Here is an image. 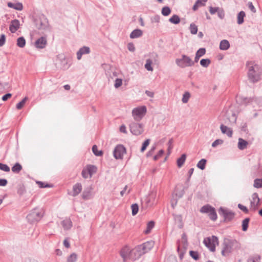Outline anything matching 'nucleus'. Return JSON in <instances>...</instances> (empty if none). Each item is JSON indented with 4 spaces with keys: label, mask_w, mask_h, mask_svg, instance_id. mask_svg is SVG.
<instances>
[{
    "label": "nucleus",
    "mask_w": 262,
    "mask_h": 262,
    "mask_svg": "<svg viewBox=\"0 0 262 262\" xmlns=\"http://www.w3.org/2000/svg\"><path fill=\"white\" fill-rule=\"evenodd\" d=\"M246 66L248 68L247 77L249 81L252 83L259 81L262 74V70L259 66L252 61H247Z\"/></svg>",
    "instance_id": "1"
},
{
    "label": "nucleus",
    "mask_w": 262,
    "mask_h": 262,
    "mask_svg": "<svg viewBox=\"0 0 262 262\" xmlns=\"http://www.w3.org/2000/svg\"><path fill=\"white\" fill-rule=\"evenodd\" d=\"M239 248V243L235 239L226 238L223 243L222 255L228 256L235 249Z\"/></svg>",
    "instance_id": "2"
},
{
    "label": "nucleus",
    "mask_w": 262,
    "mask_h": 262,
    "mask_svg": "<svg viewBox=\"0 0 262 262\" xmlns=\"http://www.w3.org/2000/svg\"><path fill=\"white\" fill-rule=\"evenodd\" d=\"M43 215V212L41 209L34 208L27 216L29 222L33 224L39 221Z\"/></svg>",
    "instance_id": "3"
},
{
    "label": "nucleus",
    "mask_w": 262,
    "mask_h": 262,
    "mask_svg": "<svg viewBox=\"0 0 262 262\" xmlns=\"http://www.w3.org/2000/svg\"><path fill=\"white\" fill-rule=\"evenodd\" d=\"M176 63L178 67L181 68L194 66V62H193V60L190 58V57L185 54H182L181 55V58H177L176 59Z\"/></svg>",
    "instance_id": "4"
},
{
    "label": "nucleus",
    "mask_w": 262,
    "mask_h": 262,
    "mask_svg": "<svg viewBox=\"0 0 262 262\" xmlns=\"http://www.w3.org/2000/svg\"><path fill=\"white\" fill-rule=\"evenodd\" d=\"M203 243L210 251L214 252L215 251V246L219 244V239L217 236L212 235L206 237L204 239Z\"/></svg>",
    "instance_id": "5"
},
{
    "label": "nucleus",
    "mask_w": 262,
    "mask_h": 262,
    "mask_svg": "<svg viewBox=\"0 0 262 262\" xmlns=\"http://www.w3.org/2000/svg\"><path fill=\"white\" fill-rule=\"evenodd\" d=\"M200 212L204 213H208L209 219L215 221L217 218L215 209L210 205H205L201 207Z\"/></svg>",
    "instance_id": "6"
},
{
    "label": "nucleus",
    "mask_w": 262,
    "mask_h": 262,
    "mask_svg": "<svg viewBox=\"0 0 262 262\" xmlns=\"http://www.w3.org/2000/svg\"><path fill=\"white\" fill-rule=\"evenodd\" d=\"M146 112L147 108L145 106H139L132 110V115L136 121H139L143 118Z\"/></svg>",
    "instance_id": "7"
},
{
    "label": "nucleus",
    "mask_w": 262,
    "mask_h": 262,
    "mask_svg": "<svg viewBox=\"0 0 262 262\" xmlns=\"http://www.w3.org/2000/svg\"><path fill=\"white\" fill-rule=\"evenodd\" d=\"M218 211L219 214L224 217L225 222L231 221L235 216L234 212L223 207H221Z\"/></svg>",
    "instance_id": "8"
},
{
    "label": "nucleus",
    "mask_w": 262,
    "mask_h": 262,
    "mask_svg": "<svg viewBox=\"0 0 262 262\" xmlns=\"http://www.w3.org/2000/svg\"><path fill=\"white\" fill-rule=\"evenodd\" d=\"M130 132L134 135L139 136L144 131L143 126L141 123L133 122L129 125Z\"/></svg>",
    "instance_id": "9"
},
{
    "label": "nucleus",
    "mask_w": 262,
    "mask_h": 262,
    "mask_svg": "<svg viewBox=\"0 0 262 262\" xmlns=\"http://www.w3.org/2000/svg\"><path fill=\"white\" fill-rule=\"evenodd\" d=\"M125 153H126V148L121 144L117 145L113 151V155L116 159H122Z\"/></svg>",
    "instance_id": "10"
},
{
    "label": "nucleus",
    "mask_w": 262,
    "mask_h": 262,
    "mask_svg": "<svg viewBox=\"0 0 262 262\" xmlns=\"http://www.w3.org/2000/svg\"><path fill=\"white\" fill-rule=\"evenodd\" d=\"M131 249L127 246H124L120 251V255L123 259V262H127L130 259Z\"/></svg>",
    "instance_id": "11"
},
{
    "label": "nucleus",
    "mask_w": 262,
    "mask_h": 262,
    "mask_svg": "<svg viewBox=\"0 0 262 262\" xmlns=\"http://www.w3.org/2000/svg\"><path fill=\"white\" fill-rule=\"evenodd\" d=\"M143 254V252L142 251L138 245L135 248L131 249L130 259L136 260L139 259Z\"/></svg>",
    "instance_id": "12"
},
{
    "label": "nucleus",
    "mask_w": 262,
    "mask_h": 262,
    "mask_svg": "<svg viewBox=\"0 0 262 262\" xmlns=\"http://www.w3.org/2000/svg\"><path fill=\"white\" fill-rule=\"evenodd\" d=\"M154 242L152 241H147L139 245L142 251L143 252V254L149 251L154 247Z\"/></svg>",
    "instance_id": "13"
},
{
    "label": "nucleus",
    "mask_w": 262,
    "mask_h": 262,
    "mask_svg": "<svg viewBox=\"0 0 262 262\" xmlns=\"http://www.w3.org/2000/svg\"><path fill=\"white\" fill-rule=\"evenodd\" d=\"M90 48L87 46H83L80 48L76 53L77 58L78 60H80L82 56L85 54H89L90 53Z\"/></svg>",
    "instance_id": "14"
},
{
    "label": "nucleus",
    "mask_w": 262,
    "mask_h": 262,
    "mask_svg": "<svg viewBox=\"0 0 262 262\" xmlns=\"http://www.w3.org/2000/svg\"><path fill=\"white\" fill-rule=\"evenodd\" d=\"M92 190V187L91 186H89L85 188L82 192V198L84 200H88L92 199L93 197Z\"/></svg>",
    "instance_id": "15"
},
{
    "label": "nucleus",
    "mask_w": 262,
    "mask_h": 262,
    "mask_svg": "<svg viewBox=\"0 0 262 262\" xmlns=\"http://www.w3.org/2000/svg\"><path fill=\"white\" fill-rule=\"evenodd\" d=\"M47 45V39L45 37H41L37 39L35 42V46L36 48L43 49Z\"/></svg>",
    "instance_id": "16"
},
{
    "label": "nucleus",
    "mask_w": 262,
    "mask_h": 262,
    "mask_svg": "<svg viewBox=\"0 0 262 262\" xmlns=\"http://www.w3.org/2000/svg\"><path fill=\"white\" fill-rule=\"evenodd\" d=\"M82 189V185L80 183H77L73 186L72 195L74 197L78 195L81 192Z\"/></svg>",
    "instance_id": "17"
},
{
    "label": "nucleus",
    "mask_w": 262,
    "mask_h": 262,
    "mask_svg": "<svg viewBox=\"0 0 262 262\" xmlns=\"http://www.w3.org/2000/svg\"><path fill=\"white\" fill-rule=\"evenodd\" d=\"M19 21L17 19L12 20L9 26V30L11 33H15L19 28Z\"/></svg>",
    "instance_id": "18"
},
{
    "label": "nucleus",
    "mask_w": 262,
    "mask_h": 262,
    "mask_svg": "<svg viewBox=\"0 0 262 262\" xmlns=\"http://www.w3.org/2000/svg\"><path fill=\"white\" fill-rule=\"evenodd\" d=\"M173 216V219L174 220V222L176 224L178 225V227L179 229L183 228L184 226V224L183 222V218L182 216L180 214H172Z\"/></svg>",
    "instance_id": "19"
},
{
    "label": "nucleus",
    "mask_w": 262,
    "mask_h": 262,
    "mask_svg": "<svg viewBox=\"0 0 262 262\" xmlns=\"http://www.w3.org/2000/svg\"><path fill=\"white\" fill-rule=\"evenodd\" d=\"M220 129L222 133L224 134H226L229 137H231L232 136V130L230 128H229L226 125L221 124Z\"/></svg>",
    "instance_id": "20"
},
{
    "label": "nucleus",
    "mask_w": 262,
    "mask_h": 262,
    "mask_svg": "<svg viewBox=\"0 0 262 262\" xmlns=\"http://www.w3.org/2000/svg\"><path fill=\"white\" fill-rule=\"evenodd\" d=\"M61 224L64 230H69L71 228L72 226V222L69 219H66L63 220Z\"/></svg>",
    "instance_id": "21"
},
{
    "label": "nucleus",
    "mask_w": 262,
    "mask_h": 262,
    "mask_svg": "<svg viewBox=\"0 0 262 262\" xmlns=\"http://www.w3.org/2000/svg\"><path fill=\"white\" fill-rule=\"evenodd\" d=\"M143 34V32L141 30L136 29L134 30L130 34L129 37L130 38H137L141 36Z\"/></svg>",
    "instance_id": "22"
},
{
    "label": "nucleus",
    "mask_w": 262,
    "mask_h": 262,
    "mask_svg": "<svg viewBox=\"0 0 262 262\" xmlns=\"http://www.w3.org/2000/svg\"><path fill=\"white\" fill-rule=\"evenodd\" d=\"M86 168L88 171V173H89V177L91 178L93 174L95 173L97 171V168L96 166L93 165H87L86 166Z\"/></svg>",
    "instance_id": "23"
},
{
    "label": "nucleus",
    "mask_w": 262,
    "mask_h": 262,
    "mask_svg": "<svg viewBox=\"0 0 262 262\" xmlns=\"http://www.w3.org/2000/svg\"><path fill=\"white\" fill-rule=\"evenodd\" d=\"M230 48V43L228 40L224 39L221 41L220 49L221 50H227Z\"/></svg>",
    "instance_id": "24"
},
{
    "label": "nucleus",
    "mask_w": 262,
    "mask_h": 262,
    "mask_svg": "<svg viewBox=\"0 0 262 262\" xmlns=\"http://www.w3.org/2000/svg\"><path fill=\"white\" fill-rule=\"evenodd\" d=\"M8 6L9 8H13L17 10H22L23 9V4L20 3H17L16 4H13L12 3L9 2L8 3Z\"/></svg>",
    "instance_id": "25"
},
{
    "label": "nucleus",
    "mask_w": 262,
    "mask_h": 262,
    "mask_svg": "<svg viewBox=\"0 0 262 262\" xmlns=\"http://www.w3.org/2000/svg\"><path fill=\"white\" fill-rule=\"evenodd\" d=\"M207 1V0H197L192 7V10L196 11L199 7L205 6Z\"/></svg>",
    "instance_id": "26"
},
{
    "label": "nucleus",
    "mask_w": 262,
    "mask_h": 262,
    "mask_svg": "<svg viewBox=\"0 0 262 262\" xmlns=\"http://www.w3.org/2000/svg\"><path fill=\"white\" fill-rule=\"evenodd\" d=\"M248 145V142L242 138H239L238 148L241 150L245 149Z\"/></svg>",
    "instance_id": "27"
},
{
    "label": "nucleus",
    "mask_w": 262,
    "mask_h": 262,
    "mask_svg": "<svg viewBox=\"0 0 262 262\" xmlns=\"http://www.w3.org/2000/svg\"><path fill=\"white\" fill-rule=\"evenodd\" d=\"M186 159V155L182 154L181 157L177 159V164L178 167H181L185 162Z\"/></svg>",
    "instance_id": "28"
},
{
    "label": "nucleus",
    "mask_w": 262,
    "mask_h": 262,
    "mask_svg": "<svg viewBox=\"0 0 262 262\" xmlns=\"http://www.w3.org/2000/svg\"><path fill=\"white\" fill-rule=\"evenodd\" d=\"M155 224V223L153 221H150L149 222H148L146 226V229L143 231V232L145 234L149 233L151 232V230L154 227Z\"/></svg>",
    "instance_id": "29"
},
{
    "label": "nucleus",
    "mask_w": 262,
    "mask_h": 262,
    "mask_svg": "<svg viewBox=\"0 0 262 262\" xmlns=\"http://www.w3.org/2000/svg\"><path fill=\"white\" fill-rule=\"evenodd\" d=\"M45 21L47 23V24H46L45 22H43L41 20H39V21H37L36 23V27L38 29L45 30L47 27L48 22L47 18H45Z\"/></svg>",
    "instance_id": "30"
},
{
    "label": "nucleus",
    "mask_w": 262,
    "mask_h": 262,
    "mask_svg": "<svg viewBox=\"0 0 262 262\" xmlns=\"http://www.w3.org/2000/svg\"><path fill=\"white\" fill-rule=\"evenodd\" d=\"M181 21L180 17L177 15L174 14L169 19V21L171 23V24L177 25L180 23Z\"/></svg>",
    "instance_id": "31"
},
{
    "label": "nucleus",
    "mask_w": 262,
    "mask_h": 262,
    "mask_svg": "<svg viewBox=\"0 0 262 262\" xmlns=\"http://www.w3.org/2000/svg\"><path fill=\"white\" fill-rule=\"evenodd\" d=\"M22 168L23 167L21 164L17 162L13 166L11 169L14 173H18L21 171Z\"/></svg>",
    "instance_id": "32"
},
{
    "label": "nucleus",
    "mask_w": 262,
    "mask_h": 262,
    "mask_svg": "<svg viewBox=\"0 0 262 262\" xmlns=\"http://www.w3.org/2000/svg\"><path fill=\"white\" fill-rule=\"evenodd\" d=\"M245 16V13L243 11H241L237 14V24L239 25L242 24L244 21V17Z\"/></svg>",
    "instance_id": "33"
},
{
    "label": "nucleus",
    "mask_w": 262,
    "mask_h": 262,
    "mask_svg": "<svg viewBox=\"0 0 262 262\" xmlns=\"http://www.w3.org/2000/svg\"><path fill=\"white\" fill-rule=\"evenodd\" d=\"M26 40L23 36L19 37L17 39V46L19 48H24L26 45Z\"/></svg>",
    "instance_id": "34"
},
{
    "label": "nucleus",
    "mask_w": 262,
    "mask_h": 262,
    "mask_svg": "<svg viewBox=\"0 0 262 262\" xmlns=\"http://www.w3.org/2000/svg\"><path fill=\"white\" fill-rule=\"evenodd\" d=\"M207 160L205 159H201L198 163L196 166L201 170H204L205 168Z\"/></svg>",
    "instance_id": "35"
},
{
    "label": "nucleus",
    "mask_w": 262,
    "mask_h": 262,
    "mask_svg": "<svg viewBox=\"0 0 262 262\" xmlns=\"http://www.w3.org/2000/svg\"><path fill=\"white\" fill-rule=\"evenodd\" d=\"M250 219L247 217L242 222V230L244 231H246L248 229Z\"/></svg>",
    "instance_id": "36"
},
{
    "label": "nucleus",
    "mask_w": 262,
    "mask_h": 262,
    "mask_svg": "<svg viewBox=\"0 0 262 262\" xmlns=\"http://www.w3.org/2000/svg\"><path fill=\"white\" fill-rule=\"evenodd\" d=\"M17 193L19 195L24 194L26 192V189L23 184H19L17 186Z\"/></svg>",
    "instance_id": "37"
},
{
    "label": "nucleus",
    "mask_w": 262,
    "mask_h": 262,
    "mask_svg": "<svg viewBox=\"0 0 262 262\" xmlns=\"http://www.w3.org/2000/svg\"><path fill=\"white\" fill-rule=\"evenodd\" d=\"M171 11L170 8L168 6H165L162 9L161 13L164 16L169 15Z\"/></svg>",
    "instance_id": "38"
},
{
    "label": "nucleus",
    "mask_w": 262,
    "mask_h": 262,
    "mask_svg": "<svg viewBox=\"0 0 262 262\" xmlns=\"http://www.w3.org/2000/svg\"><path fill=\"white\" fill-rule=\"evenodd\" d=\"M152 63V60L150 59H147L146 60V63L145 64V68L148 71H152L153 68L151 66Z\"/></svg>",
    "instance_id": "39"
},
{
    "label": "nucleus",
    "mask_w": 262,
    "mask_h": 262,
    "mask_svg": "<svg viewBox=\"0 0 262 262\" xmlns=\"http://www.w3.org/2000/svg\"><path fill=\"white\" fill-rule=\"evenodd\" d=\"M92 151L96 156H101L103 155V151L102 150H98L97 146L96 145L93 146Z\"/></svg>",
    "instance_id": "40"
},
{
    "label": "nucleus",
    "mask_w": 262,
    "mask_h": 262,
    "mask_svg": "<svg viewBox=\"0 0 262 262\" xmlns=\"http://www.w3.org/2000/svg\"><path fill=\"white\" fill-rule=\"evenodd\" d=\"M210 63L211 60L208 58L202 59L200 61V64L204 68L208 67Z\"/></svg>",
    "instance_id": "41"
},
{
    "label": "nucleus",
    "mask_w": 262,
    "mask_h": 262,
    "mask_svg": "<svg viewBox=\"0 0 262 262\" xmlns=\"http://www.w3.org/2000/svg\"><path fill=\"white\" fill-rule=\"evenodd\" d=\"M132 213L133 216L136 215L139 211V206L137 204H133L131 206Z\"/></svg>",
    "instance_id": "42"
},
{
    "label": "nucleus",
    "mask_w": 262,
    "mask_h": 262,
    "mask_svg": "<svg viewBox=\"0 0 262 262\" xmlns=\"http://www.w3.org/2000/svg\"><path fill=\"white\" fill-rule=\"evenodd\" d=\"M253 186L257 188H262V179H256L254 181Z\"/></svg>",
    "instance_id": "43"
},
{
    "label": "nucleus",
    "mask_w": 262,
    "mask_h": 262,
    "mask_svg": "<svg viewBox=\"0 0 262 262\" xmlns=\"http://www.w3.org/2000/svg\"><path fill=\"white\" fill-rule=\"evenodd\" d=\"M28 100V97H25L21 101L16 104V108L18 110L21 109L24 106L26 101Z\"/></svg>",
    "instance_id": "44"
},
{
    "label": "nucleus",
    "mask_w": 262,
    "mask_h": 262,
    "mask_svg": "<svg viewBox=\"0 0 262 262\" xmlns=\"http://www.w3.org/2000/svg\"><path fill=\"white\" fill-rule=\"evenodd\" d=\"M190 31L191 34H196L198 32V27L194 24H191L190 25Z\"/></svg>",
    "instance_id": "45"
},
{
    "label": "nucleus",
    "mask_w": 262,
    "mask_h": 262,
    "mask_svg": "<svg viewBox=\"0 0 262 262\" xmlns=\"http://www.w3.org/2000/svg\"><path fill=\"white\" fill-rule=\"evenodd\" d=\"M189 254L190 256L195 260L199 259V254L197 251L191 250L189 251Z\"/></svg>",
    "instance_id": "46"
},
{
    "label": "nucleus",
    "mask_w": 262,
    "mask_h": 262,
    "mask_svg": "<svg viewBox=\"0 0 262 262\" xmlns=\"http://www.w3.org/2000/svg\"><path fill=\"white\" fill-rule=\"evenodd\" d=\"M77 260V255L73 253L67 258V262H75Z\"/></svg>",
    "instance_id": "47"
},
{
    "label": "nucleus",
    "mask_w": 262,
    "mask_h": 262,
    "mask_svg": "<svg viewBox=\"0 0 262 262\" xmlns=\"http://www.w3.org/2000/svg\"><path fill=\"white\" fill-rule=\"evenodd\" d=\"M243 102L245 104L251 103L254 100V97H242Z\"/></svg>",
    "instance_id": "48"
},
{
    "label": "nucleus",
    "mask_w": 262,
    "mask_h": 262,
    "mask_svg": "<svg viewBox=\"0 0 262 262\" xmlns=\"http://www.w3.org/2000/svg\"><path fill=\"white\" fill-rule=\"evenodd\" d=\"M37 184H38L39 188H50L52 187V185L49 184H45L44 182L41 181H37Z\"/></svg>",
    "instance_id": "49"
},
{
    "label": "nucleus",
    "mask_w": 262,
    "mask_h": 262,
    "mask_svg": "<svg viewBox=\"0 0 262 262\" xmlns=\"http://www.w3.org/2000/svg\"><path fill=\"white\" fill-rule=\"evenodd\" d=\"M0 170L5 172H9L10 168L7 164L0 163Z\"/></svg>",
    "instance_id": "50"
},
{
    "label": "nucleus",
    "mask_w": 262,
    "mask_h": 262,
    "mask_svg": "<svg viewBox=\"0 0 262 262\" xmlns=\"http://www.w3.org/2000/svg\"><path fill=\"white\" fill-rule=\"evenodd\" d=\"M190 96V93L188 92H186L183 95V98L182 99V102L184 103H187L188 101Z\"/></svg>",
    "instance_id": "51"
},
{
    "label": "nucleus",
    "mask_w": 262,
    "mask_h": 262,
    "mask_svg": "<svg viewBox=\"0 0 262 262\" xmlns=\"http://www.w3.org/2000/svg\"><path fill=\"white\" fill-rule=\"evenodd\" d=\"M150 140L149 139H146L144 142L142 143V147L141 148V152H143L145 150L149 144Z\"/></svg>",
    "instance_id": "52"
},
{
    "label": "nucleus",
    "mask_w": 262,
    "mask_h": 262,
    "mask_svg": "<svg viewBox=\"0 0 262 262\" xmlns=\"http://www.w3.org/2000/svg\"><path fill=\"white\" fill-rule=\"evenodd\" d=\"M251 201L254 202V203H256L257 204L259 203L260 200L257 193L255 192L252 194V200Z\"/></svg>",
    "instance_id": "53"
},
{
    "label": "nucleus",
    "mask_w": 262,
    "mask_h": 262,
    "mask_svg": "<svg viewBox=\"0 0 262 262\" xmlns=\"http://www.w3.org/2000/svg\"><path fill=\"white\" fill-rule=\"evenodd\" d=\"M260 256H255L250 257L247 262H259Z\"/></svg>",
    "instance_id": "54"
},
{
    "label": "nucleus",
    "mask_w": 262,
    "mask_h": 262,
    "mask_svg": "<svg viewBox=\"0 0 262 262\" xmlns=\"http://www.w3.org/2000/svg\"><path fill=\"white\" fill-rule=\"evenodd\" d=\"M206 53V49L204 48H200L196 52L195 55L201 57Z\"/></svg>",
    "instance_id": "55"
},
{
    "label": "nucleus",
    "mask_w": 262,
    "mask_h": 262,
    "mask_svg": "<svg viewBox=\"0 0 262 262\" xmlns=\"http://www.w3.org/2000/svg\"><path fill=\"white\" fill-rule=\"evenodd\" d=\"M177 251L178 252L180 258L182 259L184 257V255L185 252V250L181 249L180 248V246L179 245L177 247Z\"/></svg>",
    "instance_id": "56"
},
{
    "label": "nucleus",
    "mask_w": 262,
    "mask_h": 262,
    "mask_svg": "<svg viewBox=\"0 0 262 262\" xmlns=\"http://www.w3.org/2000/svg\"><path fill=\"white\" fill-rule=\"evenodd\" d=\"M260 205V203L257 204L256 203H254V202H250V209L253 211H255L257 210L258 206Z\"/></svg>",
    "instance_id": "57"
},
{
    "label": "nucleus",
    "mask_w": 262,
    "mask_h": 262,
    "mask_svg": "<svg viewBox=\"0 0 262 262\" xmlns=\"http://www.w3.org/2000/svg\"><path fill=\"white\" fill-rule=\"evenodd\" d=\"M224 141L222 139H216L212 143V147H215L218 145H221L223 143Z\"/></svg>",
    "instance_id": "58"
},
{
    "label": "nucleus",
    "mask_w": 262,
    "mask_h": 262,
    "mask_svg": "<svg viewBox=\"0 0 262 262\" xmlns=\"http://www.w3.org/2000/svg\"><path fill=\"white\" fill-rule=\"evenodd\" d=\"M122 84V80L120 78H117L115 80L114 86L115 88H119Z\"/></svg>",
    "instance_id": "59"
},
{
    "label": "nucleus",
    "mask_w": 262,
    "mask_h": 262,
    "mask_svg": "<svg viewBox=\"0 0 262 262\" xmlns=\"http://www.w3.org/2000/svg\"><path fill=\"white\" fill-rule=\"evenodd\" d=\"M81 176L84 179H87L89 177V173H88V171L87 169L85 168H84L81 172Z\"/></svg>",
    "instance_id": "60"
},
{
    "label": "nucleus",
    "mask_w": 262,
    "mask_h": 262,
    "mask_svg": "<svg viewBox=\"0 0 262 262\" xmlns=\"http://www.w3.org/2000/svg\"><path fill=\"white\" fill-rule=\"evenodd\" d=\"M164 152V151L163 149L160 150L158 151V154L157 155H156L155 156H154V160L155 161L157 160L163 155Z\"/></svg>",
    "instance_id": "61"
},
{
    "label": "nucleus",
    "mask_w": 262,
    "mask_h": 262,
    "mask_svg": "<svg viewBox=\"0 0 262 262\" xmlns=\"http://www.w3.org/2000/svg\"><path fill=\"white\" fill-rule=\"evenodd\" d=\"M237 206H238V208H239L241 210H242L245 213H248L249 210L246 206H244L243 205H242L241 204H238Z\"/></svg>",
    "instance_id": "62"
},
{
    "label": "nucleus",
    "mask_w": 262,
    "mask_h": 262,
    "mask_svg": "<svg viewBox=\"0 0 262 262\" xmlns=\"http://www.w3.org/2000/svg\"><path fill=\"white\" fill-rule=\"evenodd\" d=\"M219 9L220 8L219 7H212L210 6L209 7V12L211 14L213 15L216 13L217 11H219Z\"/></svg>",
    "instance_id": "63"
},
{
    "label": "nucleus",
    "mask_w": 262,
    "mask_h": 262,
    "mask_svg": "<svg viewBox=\"0 0 262 262\" xmlns=\"http://www.w3.org/2000/svg\"><path fill=\"white\" fill-rule=\"evenodd\" d=\"M127 49L129 51L134 52L135 51V47L133 43L129 42L127 44Z\"/></svg>",
    "instance_id": "64"
}]
</instances>
